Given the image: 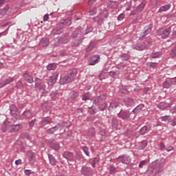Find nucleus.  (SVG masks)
I'll use <instances>...</instances> for the list:
<instances>
[{
  "label": "nucleus",
  "mask_w": 176,
  "mask_h": 176,
  "mask_svg": "<svg viewBox=\"0 0 176 176\" xmlns=\"http://www.w3.org/2000/svg\"><path fill=\"white\" fill-rule=\"evenodd\" d=\"M36 123V119H33V120H31L30 122H29V127L30 129H32V127H34L35 126V124Z\"/></svg>",
  "instance_id": "52"
},
{
  "label": "nucleus",
  "mask_w": 176,
  "mask_h": 176,
  "mask_svg": "<svg viewBox=\"0 0 176 176\" xmlns=\"http://www.w3.org/2000/svg\"><path fill=\"white\" fill-rule=\"evenodd\" d=\"M157 108L162 109V111H164V109L168 108V104L166 102H161L158 104Z\"/></svg>",
  "instance_id": "31"
},
{
  "label": "nucleus",
  "mask_w": 176,
  "mask_h": 176,
  "mask_svg": "<svg viewBox=\"0 0 176 176\" xmlns=\"http://www.w3.org/2000/svg\"><path fill=\"white\" fill-rule=\"evenodd\" d=\"M92 20H94V23H97V24L99 25H101L104 23V18L102 17V14H100L97 16L94 17Z\"/></svg>",
  "instance_id": "17"
},
{
  "label": "nucleus",
  "mask_w": 176,
  "mask_h": 176,
  "mask_svg": "<svg viewBox=\"0 0 176 176\" xmlns=\"http://www.w3.org/2000/svg\"><path fill=\"white\" fill-rule=\"evenodd\" d=\"M51 144V148L52 149H54V151H58L60 149V144L57 142H56L55 140H52Z\"/></svg>",
  "instance_id": "34"
},
{
  "label": "nucleus",
  "mask_w": 176,
  "mask_h": 176,
  "mask_svg": "<svg viewBox=\"0 0 176 176\" xmlns=\"http://www.w3.org/2000/svg\"><path fill=\"white\" fill-rule=\"evenodd\" d=\"M87 135L89 138H93V137L96 136V130L94 128H89L87 131Z\"/></svg>",
  "instance_id": "29"
},
{
  "label": "nucleus",
  "mask_w": 176,
  "mask_h": 176,
  "mask_svg": "<svg viewBox=\"0 0 176 176\" xmlns=\"http://www.w3.org/2000/svg\"><path fill=\"white\" fill-rule=\"evenodd\" d=\"M170 34H171V27L161 28L157 30V35L160 36L162 39H167L170 36Z\"/></svg>",
  "instance_id": "3"
},
{
  "label": "nucleus",
  "mask_w": 176,
  "mask_h": 176,
  "mask_svg": "<svg viewBox=\"0 0 176 176\" xmlns=\"http://www.w3.org/2000/svg\"><path fill=\"white\" fill-rule=\"evenodd\" d=\"M107 107H108V104L107 103H103L100 107H99V111H105L107 109Z\"/></svg>",
  "instance_id": "56"
},
{
  "label": "nucleus",
  "mask_w": 176,
  "mask_h": 176,
  "mask_svg": "<svg viewBox=\"0 0 176 176\" xmlns=\"http://www.w3.org/2000/svg\"><path fill=\"white\" fill-rule=\"evenodd\" d=\"M57 68V64L56 63H50L47 66V69L48 71H54Z\"/></svg>",
  "instance_id": "38"
},
{
  "label": "nucleus",
  "mask_w": 176,
  "mask_h": 176,
  "mask_svg": "<svg viewBox=\"0 0 176 176\" xmlns=\"http://www.w3.org/2000/svg\"><path fill=\"white\" fill-rule=\"evenodd\" d=\"M105 100H107V95L105 94H102V95H100L98 97L94 98L93 104H94L95 105H98L102 102H104Z\"/></svg>",
  "instance_id": "7"
},
{
  "label": "nucleus",
  "mask_w": 176,
  "mask_h": 176,
  "mask_svg": "<svg viewBox=\"0 0 176 176\" xmlns=\"http://www.w3.org/2000/svg\"><path fill=\"white\" fill-rule=\"evenodd\" d=\"M171 126H176V118H173L172 120H171Z\"/></svg>",
  "instance_id": "64"
},
{
  "label": "nucleus",
  "mask_w": 176,
  "mask_h": 176,
  "mask_svg": "<svg viewBox=\"0 0 176 176\" xmlns=\"http://www.w3.org/2000/svg\"><path fill=\"white\" fill-rule=\"evenodd\" d=\"M152 28H153V23H151L144 28V32L140 35V39H145L146 35H149L152 32Z\"/></svg>",
  "instance_id": "6"
},
{
  "label": "nucleus",
  "mask_w": 176,
  "mask_h": 176,
  "mask_svg": "<svg viewBox=\"0 0 176 176\" xmlns=\"http://www.w3.org/2000/svg\"><path fill=\"white\" fill-rule=\"evenodd\" d=\"M22 128L23 125H21V124L11 125L8 128V133H16V131H19V130L21 129Z\"/></svg>",
  "instance_id": "12"
},
{
  "label": "nucleus",
  "mask_w": 176,
  "mask_h": 176,
  "mask_svg": "<svg viewBox=\"0 0 176 176\" xmlns=\"http://www.w3.org/2000/svg\"><path fill=\"white\" fill-rule=\"evenodd\" d=\"M83 42V38H79L78 39H74L72 42V46H74L76 47L77 46H79L80 43Z\"/></svg>",
  "instance_id": "26"
},
{
  "label": "nucleus",
  "mask_w": 176,
  "mask_h": 176,
  "mask_svg": "<svg viewBox=\"0 0 176 176\" xmlns=\"http://www.w3.org/2000/svg\"><path fill=\"white\" fill-rule=\"evenodd\" d=\"M23 116L26 119H30L31 116H32V113H31V111H25L23 113Z\"/></svg>",
  "instance_id": "40"
},
{
  "label": "nucleus",
  "mask_w": 176,
  "mask_h": 176,
  "mask_svg": "<svg viewBox=\"0 0 176 176\" xmlns=\"http://www.w3.org/2000/svg\"><path fill=\"white\" fill-rule=\"evenodd\" d=\"M123 102L127 108H130L131 107H134V104H135V102H134V99L131 98H125L123 100Z\"/></svg>",
  "instance_id": "14"
},
{
  "label": "nucleus",
  "mask_w": 176,
  "mask_h": 176,
  "mask_svg": "<svg viewBox=\"0 0 176 176\" xmlns=\"http://www.w3.org/2000/svg\"><path fill=\"white\" fill-rule=\"evenodd\" d=\"M9 9H10V8L9 7V4H7L3 8L0 9V15L5 16V14L8 13Z\"/></svg>",
  "instance_id": "30"
},
{
  "label": "nucleus",
  "mask_w": 176,
  "mask_h": 176,
  "mask_svg": "<svg viewBox=\"0 0 176 176\" xmlns=\"http://www.w3.org/2000/svg\"><path fill=\"white\" fill-rule=\"evenodd\" d=\"M148 145V141L143 140L140 142H139L138 146H137L138 151H143V149H145Z\"/></svg>",
  "instance_id": "21"
},
{
  "label": "nucleus",
  "mask_w": 176,
  "mask_h": 176,
  "mask_svg": "<svg viewBox=\"0 0 176 176\" xmlns=\"http://www.w3.org/2000/svg\"><path fill=\"white\" fill-rule=\"evenodd\" d=\"M170 120L171 118H170V116H165L162 117V120H164V122H170Z\"/></svg>",
  "instance_id": "61"
},
{
  "label": "nucleus",
  "mask_w": 176,
  "mask_h": 176,
  "mask_svg": "<svg viewBox=\"0 0 176 176\" xmlns=\"http://www.w3.org/2000/svg\"><path fill=\"white\" fill-rule=\"evenodd\" d=\"M83 34L86 32H83V28L79 27L77 28L72 34V38H78V36H83Z\"/></svg>",
  "instance_id": "9"
},
{
  "label": "nucleus",
  "mask_w": 176,
  "mask_h": 176,
  "mask_svg": "<svg viewBox=\"0 0 176 176\" xmlns=\"http://www.w3.org/2000/svg\"><path fill=\"white\" fill-rule=\"evenodd\" d=\"M91 31H93V28L91 27H87L86 29L82 28V32H85L83 33V35H87V34H89V32H91Z\"/></svg>",
  "instance_id": "46"
},
{
  "label": "nucleus",
  "mask_w": 176,
  "mask_h": 176,
  "mask_svg": "<svg viewBox=\"0 0 176 176\" xmlns=\"http://www.w3.org/2000/svg\"><path fill=\"white\" fill-rule=\"evenodd\" d=\"M118 160L121 163H123V164H129L130 163H131V158H130V156L126 154L119 156L118 157Z\"/></svg>",
  "instance_id": "8"
},
{
  "label": "nucleus",
  "mask_w": 176,
  "mask_h": 176,
  "mask_svg": "<svg viewBox=\"0 0 176 176\" xmlns=\"http://www.w3.org/2000/svg\"><path fill=\"white\" fill-rule=\"evenodd\" d=\"M109 171V174H111V175H113V174H115V173H116V168L112 165H110Z\"/></svg>",
  "instance_id": "49"
},
{
  "label": "nucleus",
  "mask_w": 176,
  "mask_h": 176,
  "mask_svg": "<svg viewBox=\"0 0 176 176\" xmlns=\"http://www.w3.org/2000/svg\"><path fill=\"white\" fill-rule=\"evenodd\" d=\"M35 85H36V87H38V89H40V90H42V89H43V87H42L41 84V79L39 78H36L35 80Z\"/></svg>",
  "instance_id": "44"
},
{
  "label": "nucleus",
  "mask_w": 176,
  "mask_h": 176,
  "mask_svg": "<svg viewBox=\"0 0 176 176\" xmlns=\"http://www.w3.org/2000/svg\"><path fill=\"white\" fill-rule=\"evenodd\" d=\"M133 112L130 111L129 109H122L119 113H118V118L122 119V120H130Z\"/></svg>",
  "instance_id": "5"
},
{
  "label": "nucleus",
  "mask_w": 176,
  "mask_h": 176,
  "mask_svg": "<svg viewBox=\"0 0 176 176\" xmlns=\"http://www.w3.org/2000/svg\"><path fill=\"white\" fill-rule=\"evenodd\" d=\"M71 100L74 101H76L78 100V97H79V92L75 91H71L69 93Z\"/></svg>",
  "instance_id": "23"
},
{
  "label": "nucleus",
  "mask_w": 176,
  "mask_h": 176,
  "mask_svg": "<svg viewBox=\"0 0 176 176\" xmlns=\"http://www.w3.org/2000/svg\"><path fill=\"white\" fill-rule=\"evenodd\" d=\"M13 80H14L12 77H10V78L4 80L1 82H0V88L6 86V85H9V83H12V82H13Z\"/></svg>",
  "instance_id": "22"
},
{
  "label": "nucleus",
  "mask_w": 176,
  "mask_h": 176,
  "mask_svg": "<svg viewBox=\"0 0 176 176\" xmlns=\"http://www.w3.org/2000/svg\"><path fill=\"white\" fill-rule=\"evenodd\" d=\"M96 47V43L91 41L86 49V52H91Z\"/></svg>",
  "instance_id": "36"
},
{
  "label": "nucleus",
  "mask_w": 176,
  "mask_h": 176,
  "mask_svg": "<svg viewBox=\"0 0 176 176\" xmlns=\"http://www.w3.org/2000/svg\"><path fill=\"white\" fill-rule=\"evenodd\" d=\"M100 58H101L100 57V55H94L88 61L89 65H96V64H98V63H100Z\"/></svg>",
  "instance_id": "11"
},
{
  "label": "nucleus",
  "mask_w": 176,
  "mask_h": 176,
  "mask_svg": "<svg viewBox=\"0 0 176 176\" xmlns=\"http://www.w3.org/2000/svg\"><path fill=\"white\" fill-rule=\"evenodd\" d=\"M89 16H94V14H97V8H91L88 11Z\"/></svg>",
  "instance_id": "50"
},
{
  "label": "nucleus",
  "mask_w": 176,
  "mask_h": 176,
  "mask_svg": "<svg viewBox=\"0 0 176 176\" xmlns=\"http://www.w3.org/2000/svg\"><path fill=\"white\" fill-rule=\"evenodd\" d=\"M144 107L145 105L144 104H140L132 111V113H134V115H138Z\"/></svg>",
  "instance_id": "19"
},
{
  "label": "nucleus",
  "mask_w": 176,
  "mask_h": 176,
  "mask_svg": "<svg viewBox=\"0 0 176 176\" xmlns=\"http://www.w3.org/2000/svg\"><path fill=\"white\" fill-rule=\"evenodd\" d=\"M49 19H53V13L46 14L45 15V21H47Z\"/></svg>",
  "instance_id": "57"
},
{
  "label": "nucleus",
  "mask_w": 176,
  "mask_h": 176,
  "mask_svg": "<svg viewBox=\"0 0 176 176\" xmlns=\"http://www.w3.org/2000/svg\"><path fill=\"white\" fill-rule=\"evenodd\" d=\"M63 157L67 160H74V153L69 151H65L63 153Z\"/></svg>",
  "instance_id": "20"
},
{
  "label": "nucleus",
  "mask_w": 176,
  "mask_h": 176,
  "mask_svg": "<svg viewBox=\"0 0 176 176\" xmlns=\"http://www.w3.org/2000/svg\"><path fill=\"white\" fill-rule=\"evenodd\" d=\"M28 160L30 163V164H34V162H35V154L34 152L29 151L28 153Z\"/></svg>",
  "instance_id": "25"
},
{
  "label": "nucleus",
  "mask_w": 176,
  "mask_h": 176,
  "mask_svg": "<svg viewBox=\"0 0 176 176\" xmlns=\"http://www.w3.org/2000/svg\"><path fill=\"white\" fill-rule=\"evenodd\" d=\"M161 54L160 52L152 53L150 56L151 58H159Z\"/></svg>",
  "instance_id": "51"
},
{
  "label": "nucleus",
  "mask_w": 176,
  "mask_h": 176,
  "mask_svg": "<svg viewBox=\"0 0 176 176\" xmlns=\"http://www.w3.org/2000/svg\"><path fill=\"white\" fill-rule=\"evenodd\" d=\"M93 173L92 168L87 166H82L80 170V173L84 176H91Z\"/></svg>",
  "instance_id": "10"
},
{
  "label": "nucleus",
  "mask_w": 176,
  "mask_h": 176,
  "mask_svg": "<svg viewBox=\"0 0 176 176\" xmlns=\"http://www.w3.org/2000/svg\"><path fill=\"white\" fill-rule=\"evenodd\" d=\"M78 70H76V69L69 70L64 77L60 78V85H67V83H71V82H74V80H75V78H76Z\"/></svg>",
  "instance_id": "1"
},
{
  "label": "nucleus",
  "mask_w": 176,
  "mask_h": 176,
  "mask_svg": "<svg viewBox=\"0 0 176 176\" xmlns=\"http://www.w3.org/2000/svg\"><path fill=\"white\" fill-rule=\"evenodd\" d=\"M170 57L172 58H176V45L172 48L170 51Z\"/></svg>",
  "instance_id": "45"
},
{
  "label": "nucleus",
  "mask_w": 176,
  "mask_h": 176,
  "mask_svg": "<svg viewBox=\"0 0 176 176\" xmlns=\"http://www.w3.org/2000/svg\"><path fill=\"white\" fill-rule=\"evenodd\" d=\"M89 115H96L97 113V109L96 107H94L93 106L89 107L88 111Z\"/></svg>",
  "instance_id": "41"
},
{
  "label": "nucleus",
  "mask_w": 176,
  "mask_h": 176,
  "mask_svg": "<svg viewBox=\"0 0 176 176\" xmlns=\"http://www.w3.org/2000/svg\"><path fill=\"white\" fill-rule=\"evenodd\" d=\"M120 57L124 61H127V60H130V55H129V54H122L120 56Z\"/></svg>",
  "instance_id": "43"
},
{
  "label": "nucleus",
  "mask_w": 176,
  "mask_h": 176,
  "mask_svg": "<svg viewBox=\"0 0 176 176\" xmlns=\"http://www.w3.org/2000/svg\"><path fill=\"white\" fill-rule=\"evenodd\" d=\"M71 39V36H69V33H65L60 38L59 42L60 43H68L69 40Z\"/></svg>",
  "instance_id": "15"
},
{
  "label": "nucleus",
  "mask_w": 176,
  "mask_h": 176,
  "mask_svg": "<svg viewBox=\"0 0 176 176\" xmlns=\"http://www.w3.org/2000/svg\"><path fill=\"white\" fill-rule=\"evenodd\" d=\"M145 164H146V160H143L141 162H140V164H139L140 168H142V167H144V166H145Z\"/></svg>",
  "instance_id": "62"
},
{
  "label": "nucleus",
  "mask_w": 176,
  "mask_h": 176,
  "mask_svg": "<svg viewBox=\"0 0 176 176\" xmlns=\"http://www.w3.org/2000/svg\"><path fill=\"white\" fill-rule=\"evenodd\" d=\"M171 9V4H167L163 6H161L158 10V13H162L163 12H167Z\"/></svg>",
  "instance_id": "24"
},
{
  "label": "nucleus",
  "mask_w": 176,
  "mask_h": 176,
  "mask_svg": "<svg viewBox=\"0 0 176 176\" xmlns=\"http://www.w3.org/2000/svg\"><path fill=\"white\" fill-rule=\"evenodd\" d=\"M153 171H155V166H150L146 171V174L147 175H152V174H153Z\"/></svg>",
  "instance_id": "42"
},
{
  "label": "nucleus",
  "mask_w": 176,
  "mask_h": 176,
  "mask_svg": "<svg viewBox=\"0 0 176 176\" xmlns=\"http://www.w3.org/2000/svg\"><path fill=\"white\" fill-rule=\"evenodd\" d=\"M145 5H146V0H142L141 3L136 7L137 10L142 12L144 10V8H145Z\"/></svg>",
  "instance_id": "27"
},
{
  "label": "nucleus",
  "mask_w": 176,
  "mask_h": 176,
  "mask_svg": "<svg viewBox=\"0 0 176 176\" xmlns=\"http://www.w3.org/2000/svg\"><path fill=\"white\" fill-rule=\"evenodd\" d=\"M23 79H25L28 83H34V78H32V76L30 75L27 71L23 74Z\"/></svg>",
  "instance_id": "18"
},
{
  "label": "nucleus",
  "mask_w": 176,
  "mask_h": 176,
  "mask_svg": "<svg viewBox=\"0 0 176 176\" xmlns=\"http://www.w3.org/2000/svg\"><path fill=\"white\" fill-rule=\"evenodd\" d=\"M1 130L3 133H6V131H9V129H8V125H6V123H4L1 126Z\"/></svg>",
  "instance_id": "54"
},
{
  "label": "nucleus",
  "mask_w": 176,
  "mask_h": 176,
  "mask_svg": "<svg viewBox=\"0 0 176 176\" xmlns=\"http://www.w3.org/2000/svg\"><path fill=\"white\" fill-rule=\"evenodd\" d=\"M48 159L52 166H56V164H57V161L56 160V158H54L53 155H48Z\"/></svg>",
  "instance_id": "35"
},
{
  "label": "nucleus",
  "mask_w": 176,
  "mask_h": 176,
  "mask_svg": "<svg viewBox=\"0 0 176 176\" xmlns=\"http://www.w3.org/2000/svg\"><path fill=\"white\" fill-rule=\"evenodd\" d=\"M116 104L115 103H110L109 107V111H112V109H115L116 108Z\"/></svg>",
  "instance_id": "60"
},
{
  "label": "nucleus",
  "mask_w": 176,
  "mask_h": 176,
  "mask_svg": "<svg viewBox=\"0 0 176 176\" xmlns=\"http://www.w3.org/2000/svg\"><path fill=\"white\" fill-rule=\"evenodd\" d=\"M16 89H23L24 87V85L23 84V82L21 80H19L16 83Z\"/></svg>",
  "instance_id": "53"
},
{
  "label": "nucleus",
  "mask_w": 176,
  "mask_h": 176,
  "mask_svg": "<svg viewBox=\"0 0 176 176\" xmlns=\"http://www.w3.org/2000/svg\"><path fill=\"white\" fill-rule=\"evenodd\" d=\"M148 65L150 68H156V67L158 65V63L151 62V63H148Z\"/></svg>",
  "instance_id": "55"
},
{
  "label": "nucleus",
  "mask_w": 176,
  "mask_h": 176,
  "mask_svg": "<svg viewBox=\"0 0 176 176\" xmlns=\"http://www.w3.org/2000/svg\"><path fill=\"white\" fill-rule=\"evenodd\" d=\"M146 41L145 42L139 43L133 45V49L135 50L142 51L145 50V49H148L149 46H152V40H151V37L148 36L146 38Z\"/></svg>",
  "instance_id": "2"
},
{
  "label": "nucleus",
  "mask_w": 176,
  "mask_h": 176,
  "mask_svg": "<svg viewBox=\"0 0 176 176\" xmlns=\"http://www.w3.org/2000/svg\"><path fill=\"white\" fill-rule=\"evenodd\" d=\"M10 113L13 118H16L17 116V108L15 106H11L10 108Z\"/></svg>",
  "instance_id": "32"
},
{
  "label": "nucleus",
  "mask_w": 176,
  "mask_h": 176,
  "mask_svg": "<svg viewBox=\"0 0 176 176\" xmlns=\"http://www.w3.org/2000/svg\"><path fill=\"white\" fill-rule=\"evenodd\" d=\"M81 98H82V101H85V102L90 100V98H89L88 96L84 94L81 96Z\"/></svg>",
  "instance_id": "58"
},
{
  "label": "nucleus",
  "mask_w": 176,
  "mask_h": 176,
  "mask_svg": "<svg viewBox=\"0 0 176 176\" xmlns=\"http://www.w3.org/2000/svg\"><path fill=\"white\" fill-rule=\"evenodd\" d=\"M111 126L113 129H116V130H118V127H119V121H118V118H112Z\"/></svg>",
  "instance_id": "28"
},
{
  "label": "nucleus",
  "mask_w": 176,
  "mask_h": 176,
  "mask_svg": "<svg viewBox=\"0 0 176 176\" xmlns=\"http://www.w3.org/2000/svg\"><path fill=\"white\" fill-rule=\"evenodd\" d=\"M172 85H173V81H171L170 80H165L163 82V87L164 89H170Z\"/></svg>",
  "instance_id": "33"
},
{
  "label": "nucleus",
  "mask_w": 176,
  "mask_h": 176,
  "mask_svg": "<svg viewBox=\"0 0 176 176\" xmlns=\"http://www.w3.org/2000/svg\"><path fill=\"white\" fill-rule=\"evenodd\" d=\"M109 76L111 78H116V76H118V72H109Z\"/></svg>",
  "instance_id": "59"
},
{
  "label": "nucleus",
  "mask_w": 176,
  "mask_h": 176,
  "mask_svg": "<svg viewBox=\"0 0 176 176\" xmlns=\"http://www.w3.org/2000/svg\"><path fill=\"white\" fill-rule=\"evenodd\" d=\"M82 151L85 153L87 156H90V152L89 151V147L84 146L81 147Z\"/></svg>",
  "instance_id": "48"
},
{
  "label": "nucleus",
  "mask_w": 176,
  "mask_h": 176,
  "mask_svg": "<svg viewBox=\"0 0 176 176\" xmlns=\"http://www.w3.org/2000/svg\"><path fill=\"white\" fill-rule=\"evenodd\" d=\"M152 130V127L151 125H144L139 130L140 135H145V134H148L149 131Z\"/></svg>",
  "instance_id": "13"
},
{
  "label": "nucleus",
  "mask_w": 176,
  "mask_h": 176,
  "mask_svg": "<svg viewBox=\"0 0 176 176\" xmlns=\"http://www.w3.org/2000/svg\"><path fill=\"white\" fill-rule=\"evenodd\" d=\"M163 171H164L163 166H160L159 168H156L155 175L160 176V174H162V173H163Z\"/></svg>",
  "instance_id": "47"
},
{
  "label": "nucleus",
  "mask_w": 176,
  "mask_h": 176,
  "mask_svg": "<svg viewBox=\"0 0 176 176\" xmlns=\"http://www.w3.org/2000/svg\"><path fill=\"white\" fill-rule=\"evenodd\" d=\"M58 76V74L55 73L52 76H50V78L47 80V84L49 86H53L56 82H57V77Z\"/></svg>",
  "instance_id": "16"
},
{
  "label": "nucleus",
  "mask_w": 176,
  "mask_h": 176,
  "mask_svg": "<svg viewBox=\"0 0 176 176\" xmlns=\"http://www.w3.org/2000/svg\"><path fill=\"white\" fill-rule=\"evenodd\" d=\"M58 130V126H55L47 130V134H54Z\"/></svg>",
  "instance_id": "37"
},
{
  "label": "nucleus",
  "mask_w": 176,
  "mask_h": 176,
  "mask_svg": "<svg viewBox=\"0 0 176 176\" xmlns=\"http://www.w3.org/2000/svg\"><path fill=\"white\" fill-rule=\"evenodd\" d=\"M71 24V20L69 19H64L61 20L59 23L58 28H54L53 30V32H54L56 35H60L63 32V28H65V27H69V25Z\"/></svg>",
  "instance_id": "4"
},
{
  "label": "nucleus",
  "mask_w": 176,
  "mask_h": 176,
  "mask_svg": "<svg viewBox=\"0 0 176 176\" xmlns=\"http://www.w3.org/2000/svg\"><path fill=\"white\" fill-rule=\"evenodd\" d=\"M138 12H140L139 10H137V8H135V10H133L131 12V16H135V14H137Z\"/></svg>",
  "instance_id": "63"
},
{
  "label": "nucleus",
  "mask_w": 176,
  "mask_h": 176,
  "mask_svg": "<svg viewBox=\"0 0 176 176\" xmlns=\"http://www.w3.org/2000/svg\"><path fill=\"white\" fill-rule=\"evenodd\" d=\"M108 8L113 9L118 6V3L116 1H109L107 3Z\"/></svg>",
  "instance_id": "39"
}]
</instances>
